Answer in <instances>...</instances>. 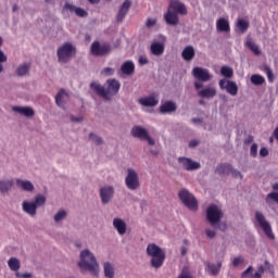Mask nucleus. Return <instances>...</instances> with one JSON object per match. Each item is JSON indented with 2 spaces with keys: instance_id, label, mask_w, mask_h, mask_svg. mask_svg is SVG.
<instances>
[{
  "instance_id": "54",
  "label": "nucleus",
  "mask_w": 278,
  "mask_h": 278,
  "mask_svg": "<svg viewBox=\"0 0 278 278\" xmlns=\"http://www.w3.org/2000/svg\"><path fill=\"white\" fill-rule=\"evenodd\" d=\"M217 229H220V231H226L227 230V224H225V223L218 224Z\"/></svg>"
},
{
  "instance_id": "17",
  "label": "nucleus",
  "mask_w": 278,
  "mask_h": 278,
  "mask_svg": "<svg viewBox=\"0 0 278 278\" xmlns=\"http://www.w3.org/2000/svg\"><path fill=\"white\" fill-rule=\"evenodd\" d=\"M164 21L167 25H179V14L167 9V12L164 14Z\"/></svg>"
},
{
  "instance_id": "43",
  "label": "nucleus",
  "mask_w": 278,
  "mask_h": 278,
  "mask_svg": "<svg viewBox=\"0 0 278 278\" xmlns=\"http://www.w3.org/2000/svg\"><path fill=\"white\" fill-rule=\"evenodd\" d=\"M66 218V211L61 210L54 215L55 223H60V220H64Z\"/></svg>"
},
{
  "instance_id": "34",
  "label": "nucleus",
  "mask_w": 278,
  "mask_h": 278,
  "mask_svg": "<svg viewBox=\"0 0 278 278\" xmlns=\"http://www.w3.org/2000/svg\"><path fill=\"white\" fill-rule=\"evenodd\" d=\"M247 47L254 53V55H262V50H260V46H257L253 39L249 38L247 40Z\"/></svg>"
},
{
  "instance_id": "18",
  "label": "nucleus",
  "mask_w": 278,
  "mask_h": 278,
  "mask_svg": "<svg viewBox=\"0 0 278 278\" xmlns=\"http://www.w3.org/2000/svg\"><path fill=\"white\" fill-rule=\"evenodd\" d=\"M139 103L140 105H143V108H155V105L160 103V100L155 98V96H149L140 98Z\"/></svg>"
},
{
  "instance_id": "50",
  "label": "nucleus",
  "mask_w": 278,
  "mask_h": 278,
  "mask_svg": "<svg viewBox=\"0 0 278 278\" xmlns=\"http://www.w3.org/2000/svg\"><path fill=\"white\" fill-rule=\"evenodd\" d=\"M267 155H268V148H262L260 150V156L261 157H267Z\"/></svg>"
},
{
  "instance_id": "27",
  "label": "nucleus",
  "mask_w": 278,
  "mask_h": 278,
  "mask_svg": "<svg viewBox=\"0 0 278 278\" xmlns=\"http://www.w3.org/2000/svg\"><path fill=\"white\" fill-rule=\"evenodd\" d=\"M194 47L192 46H187L181 52V56L185 60V62H192V60H194Z\"/></svg>"
},
{
  "instance_id": "9",
  "label": "nucleus",
  "mask_w": 278,
  "mask_h": 278,
  "mask_svg": "<svg viewBox=\"0 0 278 278\" xmlns=\"http://www.w3.org/2000/svg\"><path fill=\"white\" fill-rule=\"evenodd\" d=\"M130 134L132 138H139V140H147L150 147H153V144H155V140L151 138V136L149 135V131L142 126L132 127L130 130Z\"/></svg>"
},
{
  "instance_id": "55",
  "label": "nucleus",
  "mask_w": 278,
  "mask_h": 278,
  "mask_svg": "<svg viewBox=\"0 0 278 278\" xmlns=\"http://www.w3.org/2000/svg\"><path fill=\"white\" fill-rule=\"evenodd\" d=\"M155 25V20L153 18H148L147 20V27H153Z\"/></svg>"
},
{
  "instance_id": "58",
  "label": "nucleus",
  "mask_w": 278,
  "mask_h": 278,
  "mask_svg": "<svg viewBox=\"0 0 278 278\" xmlns=\"http://www.w3.org/2000/svg\"><path fill=\"white\" fill-rule=\"evenodd\" d=\"M16 277H22V278H30L31 277V274L29 273H25V274H16Z\"/></svg>"
},
{
  "instance_id": "64",
  "label": "nucleus",
  "mask_w": 278,
  "mask_h": 278,
  "mask_svg": "<svg viewBox=\"0 0 278 278\" xmlns=\"http://www.w3.org/2000/svg\"><path fill=\"white\" fill-rule=\"evenodd\" d=\"M273 190H278V184L273 185Z\"/></svg>"
},
{
  "instance_id": "36",
  "label": "nucleus",
  "mask_w": 278,
  "mask_h": 278,
  "mask_svg": "<svg viewBox=\"0 0 278 278\" xmlns=\"http://www.w3.org/2000/svg\"><path fill=\"white\" fill-rule=\"evenodd\" d=\"M8 266L10 268V270H13L14 273H16V270L21 269V261H18V258H16V257H11L8 261Z\"/></svg>"
},
{
  "instance_id": "7",
  "label": "nucleus",
  "mask_w": 278,
  "mask_h": 278,
  "mask_svg": "<svg viewBox=\"0 0 278 278\" xmlns=\"http://www.w3.org/2000/svg\"><path fill=\"white\" fill-rule=\"evenodd\" d=\"M223 218V211L216 206V204H212L206 210V220L210 223L211 227H216L220 219Z\"/></svg>"
},
{
  "instance_id": "29",
  "label": "nucleus",
  "mask_w": 278,
  "mask_h": 278,
  "mask_svg": "<svg viewBox=\"0 0 278 278\" xmlns=\"http://www.w3.org/2000/svg\"><path fill=\"white\" fill-rule=\"evenodd\" d=\"M231 170H233V167L228 163L219 164L215 169L218 175H229Z\"/></svg>"
},
{
  "instance_id": "35",
  "label": "nucleus",
  "mask_w": 278,
  "mask_h": 278,
  "mask_svg": "<svg viewBox=\"0 0 278 278\" xmlns=\"http://www.w3.org/2000/svg\"><path fill=\"white\" fill-rule=\"evenodd\" d=\"M250 81L253 84V86H263V84H266V78L260 74H253Z\"/></svg>"
},
{
  "instance_id": "26",
  "label": "nucleus",
  "mask_w": 278,
  "mask_h": 278,
  "mask_svg": "<svg viewBox=\"0 0 278 278\" xmlns=\"http://www.w3.org/2000/svg\"><path fill=\"white\" fill-rule=\"evenodd\" d=\"M13 112L17 114H22V116H26V118H31L34 116V109L29 106H13Z\"/></svg>"
},
{
  "instance_id": "8",
  "label": "nucleus",
  "mask_w": 278,
  "mask_h": 278,
  "mask_svg": "<svg viewBox=\"0 0 278 278\" xmlns=\"http://www.w3.org/2000/svg\"><path fill=\"white\" fill-rule=\"evenodd\" d=\"M255 219L258 223L260 227L263 229L265 236L269 238V240H273L275 238V233H273V227H270V223L266 220V217L264 214L260 211L255 213Z\"/></svg>"
},
{
  "instance_id": "2",
  "label": "nucleus",
  "mask_w": 278,
  "mask_h": 278,
  "mask_svg": "<svg viewBox=\"0 0 278 278\" xmlns=\"http://www.w3.org/2000/svg\"><path fill=\"white\" fill-rule=\"evenodd\" d=\"M78 266L81 270H88V273L91 275H99V263H97L94 254H92L89 250L80 252V261Z\"/></svg>"
},
{
  "instance_id": "13",
  "label": "nucleus",
  "mask_w": 278,
  "mask_h": 278,
  "mask_svg": "<svg viewBox=\"0 0 278 278\" xmlns=\"http://www.w3.org/2000/svg\"><path fill=\"white\" fill-rule=\"evenodd\" d=\"M219 88L222 90H226L228 94H231V97H236V94H238V85L231 80L220 79Z\"/></svg>"
},
{
  "instance_id": "49",
  "label": "nucleus",
  "mask_w": 278,
  "mask_h": 278,
  "mask_svg": "<svg viewBox=\"0 0 278 278\" xmlns=\"http://www.w3.org/2000/svg\"><path fill=\"white\" fill-rule=\"evenodd\" d=\"M205 233H206L207 238H216V231H214L212 229H206Z\"/></svg>"
},
{
  "instance_id": "46",
  "label": "nucleus",
  "mask_w": 278,
  "mask_h": 278,
  "mask_svg": "<svg viewBox=\"0 0 278 278\" xmlns=\"http://www.w3.org/2000/svg\"><path fill=\"white\" fill-rule=\"evenodd\" d=\"M101 74L105 75V77H112V75H114V68L105 67L104 70H102Z\"/></svg>"
},
{
  "instance_id": "10",
  "label": "nucleus",
  "mask_w": 278,
  "mask_h": 278,
  "mask_svg": "<svg viewBox=\"0 0 278 278\" xmlns=\"http://www.w3.org/2000/svg\"><path fill=\"white\" fill-rule=\"evenodd\" d=\"M127 176L125 178V185L128 190H138L140 188V178L135 169L128 168Z\"/></svg>"
},
{
  "instance_id": "25",
  "label": "nucleus",
  "mask_w": 278,
  "mask_h": 278,
  "mask_svg": "<svg viewBox=\"0 0 278 278\" xmlns=\"http://www.w3.org/2000/svg\"><path fill=\"white\" fill-rule=\"evenodd\" d=\"M123 75H134L136 73V64L132 61H126L121 66Z\"/></svg>"
},
{
  "instance_id": "14",
  "label": "nucleus",
  "mask_w": 278,
  "mask_h": 278,
  "mask_svg": "<svg viewBox=\"0 0 278 278\" xmlns=\"http://www.w3.org/2000/svg\"><path fill=\"white\" fill-rule=\"evenodd\" d=\"M178 162L185 170H198V168H201L200 163H197L189 157H179Z\"/></svg>"
},
{
  "instance_id": "1",
  "label": "nucleus",
  "mask_w": 278,
  "mask_h": 278,
  "mask_svg": "<svg viewBox=\"0 0 278 278\" xmlns=\"http://www.w3.org/2000/svg\"><path fill=\"white\" fill-rule=\"evenodd\" d=\"M106 85L108 87L105 89L101 84L93 81L90 84V88L99 97H102L104 101H110L112 97L118 94V90H121V83L115 78H110L106 80Z\"/></svg>"
},
{
  "instance_id": "23",
  "label": "nucleus",
  "mask_w": 278,
  "mask_h": 278,
  "mask_svg": "<svg viewBox=\"0 0 278 278\" xmlns=\"http://www.w3.org/2000/svg\"><path fill=\"white\" fill-rule=\"evenodd\" d=\"M113 227L119 233V236H125L127 233V224L121 218H114Z\"/></svg>"
},
{
  "instance_id": "63",
  "label": "nucleus",
  "mask_w": 278,
  "mask_h": 278,
  "mask_svg": "<svg viewBox=\"0 0 278 278\" xmlns=\"http://www.w3.org/2000/svg\"><path fill=\"white\" fill-rule=\"evenodd\" d=\"M186 253H188V249L181 248V255H186Z\"/></svg>"
},
{
  "instance_id": "20",
  "label": "nucleus",
  "mask_w": 278,
  "mask_h": 278,
  "mask_svg": "<svg viewBox=\"0 0 278 278\" xmlns=\"http://www.w3.org/2000/svg\"><path fill=\"white\" fill-rule=\"evenodd\" d=\"M220 268H223V263L212 264L210 262L205 263V270L208 273V275H212V277L218 276V273H220Z\"/></svg>"
},
{
  "instance_id": "60",
  "label": "nucleus",
  "mask_w": 278,
  "mask_h": 278,
  "mask_svg": "<svg viewBox=\"0 0 278 278\" xmlns=\"http://www.w3.org/2000/svg\"><path fill=\"white\" fill-rule=\"evenodd\" d=\"M255 275H264V265H261L260 267H258V270L255 273Z\"/></svg>"
},
{
  "instance_id": "61",
  "label": "nucleus",
  "mask_w": 278,
  "mask_h": 278,
  "mask_svg": "<svg viewBox=\"0 0 278 278\" xmlns=\"http://www.w3.org/2000/svg\"><path fill=\"white\" fill-rule=\"evenodd\" d=\"M274 136H275L276 140H278V127H276V129L274 130Z\"/></svg>"
},
{
  "instance_id": "19",
  "label": "nucleus",
  "mask_w": 278,
  "mask_h": 278,
  "mask_svg": "<svg viewBox=\"0 0 278 278\" xmlns=\"http://www.w3.org/2000/svg\"><path fill=\"white\" fill-rule=\"evenodd\" d=\"M64 10H67L68 12H74L76 16H79L80 18H86L88 16V12L81 8H77L71 3H65Z\"/></svg>"
},
{
  "instance_id": "32",
  "label": "nucleus",
  "mask_w": 278,
  "mask_h": 278,
  "mask_svg": "<svg viewBox=\"0 0 278 278\" xmlns=\"http://www.w3.org/2000/svg\"><path fill=\"white\" fill-rule=\"evenodd\" d=\"M30 68H31V63L21 64L16 68V75L18 77H25V75H27V73H29Z\"/></svg>"
},
{
  "instance_id": "16",
  "label": "nucleus",
  "mask_w": 278,
  "mask_h": 278,
  "mask_svg": "<svg viewBox=\"0 0 278 278\" xmlns=\"http://www.w3.org/2000/svg\"><path fill=\"white\" fill-rule=\"evenodd\" d=\"M112 197H114V187H102L100 189V199L102 203L105 205L106 203H110L112 200Z\"/></svg>"
},
{
  "instance_id": "3",
  "label": "nucleus",
  "mask_w": 278,
  "mask_h": 278,
  "mask_svg": "<svg viewBox=\"0 0 278 278\" xmlns=\"http://www.w3.org/2000/svg\"><path fill=\"white\" fill-rule=\"evenodd\" d=\"M147 253L151 257V266L153 268H162L166 260V252L155 243H150L147 247Z\"/></svg>"
},
{
  "instance_id": "21",
  "label": "nucleus",
  "mask_w": 278,
  "mask_h": 278,
  "mask_svg": "<svg viewBox=\"0 0 278 278\" xmlns=\"http://www.w3.org/2000/svg\"><path fill=\"white\" fill-rule=\"evenodd\" d=\"M216 88L210 86L198 91V96L201 97V99H214V97H216Z\"/></svg>"
},
{
  "instance_id": "4",
  "label": "nucleus",
  "mask_w": 278,
  "mask_h": 278,
  "mask_svg": "<svg viewBox=\"0 0 278 278\" xmlns=\"http://www.w3.org/2000/svg\"><path fill=\"white\" fill-rule=\"evenodd\" d=\"M192 75L194 79L198 80L194 81L195 90H201V88H203V83L210 81L212 79V74H210V71L203 67H194L192 70Z\"/></svg>"
},
{
  "instance_id": "57",
  "label": "nucleus",
  "mask_w": 278,
  "mask_h": 278,
  "mask_svg": "<svg viewBox=\"0 0 278 278\" xmlns=\"http://www.w3.org/2000/svg\"><path fill=\"white\" fill-rule=\"evenodd\" d=\"M0 62H8V56H5V53H3V51H0Z\"/></svg>"
},
{
  "instance_id": "52",
  "label": "nucleus",
  "mask_w": 278,
  "mask_h": 278,
  "mask_svg": "<svg viewBox=\"0 0 278 278\" xmlns=\"http://www.w3.org/2000/svg\"><path fill=\"white\" fill-rule=\"evenodd\" d=\"M253 270V266L248 267L242 274L241 277L245 278L247 275H249V273H251Z\"/></svg>"
},
{
  "instance_id": "51",
  "label": "nucleus",
  "mask_w": 278,
  "mask_h": 278,
  "mask_svg": "<svg viewBox=\"0 0 278 278\" xmlns=\"http://www.w3.org/2000/svg\"><path fill=\"white\" fill-rule=\"evenodd\" d=\"M230 174H232V177H236V178H240V179H242V173H240L239 170H237V169H232L231 172H230Z\"/></svg>"
},
{
  "instance_id": "31",
  "label": "nucleus",
  "mask_w": 278,
  "mask_h": 278,
  "mask_svg": "<svg viewBox=\"0 0 278 278\" xmlns=\"http://www.w3.org/2000/svg\"><path fill=\"white\" fill-rule=\"evenodd\" d=\"M23 210L26 214H29V216H34L36 214L37 206L34 202H23Z\"/></svg>"
},
{
  "instance_id": "12",
  "label": "nucleus",
  "mask_w": 278,
  "mask_h": 278,
  "mask_svg": "<svg viewBox=\"0 0 278 278\" xmlns=\"http://www.w3.org/2000/svg\"><path fill=\"white\" fill-rule=\"evenodd\" d=\"M90 53H91V55H96L97 58L102 56V55H108V53H110V47L108 45L101 46V43H99V41H94L91 45Z\"/></svg>"
},
{
  "instance_id": "62",
  "label": "nucleus",
  "mask_w": 278,
  "mask_h": 278,
  "mask_svg": "<svg viewBox=\"0 0 278 278\" xmlns=\"http://www.w3.org/2000/svg\"><path fill=\"white\" fill-rule=\"evenodd\" d=\"M192 123H203V121L201 118H193Z\"/></svg>"
},
{
  "instance_id": "30",
  "label": "nucleus",
  "mask_w": 278,
  "mask_h": 278,
  "mask_svg": "<svg viewBox=\"0 0 278 278\" xmlns=\"http://www.w3.org/2000/svg\"><path fill=\"white\" fill-rule=\"evenodd\" d=\"M16 186L17 188H22V190H25V192L34 191V184H31V181L29 180L17 179Z\"/></svg>"
},
{
  "instance_id": "40",
  "label": "nucleus",
  "mask_w": 278,
  "mask_h": 278,
  "mask_svg": "<svg viewBox=\"0 0 278 278\" xmlns=\"http://www.w3.org/2000/svg\"><path fill=\"white\" fill-rule=\"evenodd\" d=\"M220 74L223 77H226L227 79H231L233 77V70L229 66H223L220 68Z\"/></svg>"
},
{
  "instance_id": "47",
  "label": "nucleus",
  "mask_w": 278,
  "mask_h": 278,
  "mask_svg": "<svg viewBox=\"0 0 278 278\" xmlns=\"http://www.w3.org/2000/svg\"><path fill=\"white\" fill-rule=\"evenodd\" d=\"M251 157H257V143H253L250 148Z\"/></svg>"
},
{
  "instance_id": "22",
  "label": "nucleus",
  "mask_w": 278,
  "mask_h": 278,
  "mask_svg": "<svg viewBox=\"0 0 278 278\" xmlns=\"http://www.w3.org/2000/svg\"><path fill=\"white\" fill-rule=\"evenodd\" d=\"M161 114H173L177 112V104L173 101H166L160 106Z\"/></svg>"
},
{
  "instance_id": "39",
  "label": "nucleus",
  "mask_w": 278,
  "mask_h": 278,
  "mask_svg": "<svg viewBox=\"0 0 278 278\" xmlns=\"http://www.w3.org/2000/svg\"><path fill=\"white\" fill-rule=\"evenodd\" d=\"M104 276L108 278H114V267L109 262L104 263Z\"/></svg>"
},
{
  "instance_id": "56",
  "label": "nucleus",
  "mask_w": 278,
  "mask_h": 278,
  "mask_svg": "<svg viewBox=\"0 0 278 278\" xmlns=\"http://www.w3.org/2000/svg\"><path fill=\"white\" fill-rule=\"evenodd\" d=\"M189 147H190L191 149H194V147H199V141H198V140H191V141L189 142Z\"/></svg>"
},
{
  "instance_id": "38",
  "label": "nucleus",
  "mask_w": 278,
  "mask_h": 278,
  "mask_svg": "<svg viewBox=\"0 0 278 278\" xmlns=\"http://www.w3.org/2000/svg\"><path fill=\"white\" fill-rule=\"evenodd\" d=\"M64 97H66V91L61 89L55 96V103L59 108H64Z\"/></svg>"
},
{
  "instance_id": "5",
  "label": "nucleus",
  "mask_w": 278,
  "mask_h": 278,
  "mask_svg": "<svg viewBox=\"0 0 278 278\" xmlns=\"http://www.w3.org/2000/svg\"><path fill=\"white\" fill-rule=\"evenodd\" d=\"M75 53H77V49L71 42H65L56 51L59 62L63 63L70 62Z\"/></svg>"
},
{
  "instance_id": "41",
  "label": "nucleus",
  "mask_w": 278,
  "mask_h": 278,
  "mask_svg": "<svg viewBox=\"0 0 278 278\" xmlns=\"http://www.w3.org/2000/svg\"><path fill=\"white\" fill-rule=\"evenodd\" d=\"M36 207H42L47 203V198L42 194H38L35 197V201L33 202Z\"/></svg>"
},
{
  "instance_id": "24",
  "label": "nucleus",
  "mask_w": 278,
  "mask_h": 278,
  "mask_svg": "<svg viewBox=\"0 0 278 278\" xmlns=\"http://www.w3.org/2000/svg\"><path fill=\"white\" fill-rule=\"evenodd\" d=\"M150 51L152 55L160 58V55H164L165 46L160 41H154L151 43Z\"/></svg>"
},
{
  "instance_id": "45",
  "label": "nucleus",
  "mask_w": 278,
  "mask_h": 278,
  "mask_svg": "<svg viewBox=\"0 0 278 278\" xmlns=\"http://www.w3.org/2000/svg\"><path fill=\"white\" fill-rule=\"evenodd\" d=\"M89 138H90V140H92V142H94V144H103V139H101V137H98L97 135H94V134H90L89 135Z\"/></svg>"
},
{
  "instance_id": "11",
  "label": "nucleus",
  "mask_w": 278,
  "mask_h": 278,
  "mask_svg": "<svg viewBox=\"0 0 278 278\" xmlns=\"http://www.w3.org/2000/svg\"><path fill=\"white\" fill-rule=\"evenodd\" d=\"M176 14H180L181 16H186L188 14V8L186 4L179 0H169L168 9Z\"/></svg>"
},
{
  "instance_id": "28",
  "label": "nucleus",
  "mask_w": 278,
  "mask_h": 278,
  "mask_svg": "<svg viewBox=\"0 0 278 278\" xmlns=\"http://www.w3.org/2000/svg\"><path fill=\"white\" fill-rule=\"evenodd\" d=\"M217 31H230L231 27L229 26V20L220 17L216 22Z\"/></svg>"
},
{
  "instance_id": "33",
  "label": "nucleus",
  "mask_w": 278,
  "mask_h": 278,
  "mask_svg": "<svg viewBox=\"0 0 278 278\" xmlns=\"http://www.w3.org/2000/svg\"><path fill=\"white\" fill-rule=\"evenodd\" d=\"M12 186H14V180H0V192L5 194L12 189Z\"/></svg>"
},
{
  "instance_id": "48",
  "label": "nucleus",
  "mask_w": 278,
  "mask_h": 278,
  "mask_svg": "<svg viewBox=\"0 0 278 278\" xmlns=\"http://www.w3.org/2000/svg\"><path fill=\"white\" fill-rule=\"evenodd\" d=\"M240 264H244V258L237 256L232 260V266L238 267Z\"/></svg>"
},
{
  "instance_id": "15",
  "label": "nucleus",
  "mask_w": 278,
  "mask_h": 278,
  "mask_svg": "<svg viewBox=\"0 0 278 278\" xmlns=\"http://www.w3.org/2000/svg\"><path fill=\"white\" fill-rule=\"evenodd\" d=\"M129 8H131V0H125L124 3L119 7V10L116 15V22L123 23L127 13L129 12Z\"/></svg>"
},
{
  "instance_id": "44",
  "label": "nucleus",
  "mask_w": 278,
  "mask_h": 278,
  "mask_svg": "<svg viewBox=\"0 0 278 278\" xmlns=\"http://www.w3.org/2000/svg\"><path fill=\"white\" fill-rule=\"evenodd\" d=\"M270 201H274L278 205V193L277 192H270L267 194L266 203H270Z\"/></svg>"
},
{
  "instance_id": "37",
  "label": "nucleus",
  "mask_w": 278,
  "mask_h": 278,
  "mask_svg": "<svg viewBox=\"0 0 278 278\" xmlns=\"http://www.w3.org/2000/svg\"><path fill=\"white\" fill-rule=\"evenodd\" d=\"M237 28L239 29V31L241 34L247 33V30L249 29V21L243 20V18H239L237 21Z\"/></svg>"
},
{
  "instance_id": "42",
  "label": "nucleus",
  "mask_w": 278,
  "mask_h": 278,
  "mask_svg": "<svg viewBox=\"0 0 278 278\" xmlns=\"http://www.w3.org/2000/svg\"><path fill=\"white\" fill-rule=\"evenodd\" d=\"M263 71L266 73L269 84H273V81H275V75L273 74V70H270V66L264 65Z\"/></svg>"
},
{
  "instance_id": "53",
  "label": "nucleus",
  "mask_w": 278,
  "mask_h": 278,
  "mask_svg": "<svg viewBox=\"0 0 278 278\" xmlns=\"http://www.w3.org/2000/svg\"><path fill=\"white\" fill-rule=\"evenodd\" d=\"M139 64L141 65L149 64V59H147V56H140Z\"/></svg>"
},
{
  "instance_id": "59",
  "label": "nucleus",
  "mask_w": 278,
  "mask_h": 278,
  "mask_svg": "<svg viewBox=\"0 0 278 278\" xmlns=\"http://www.w3.org/2000/svg\"><path fill=\"white\" fill-rule=\"evenodd\" d=\"M71 121H73V123H81L84 121V118L72 116Z\"/></svg>"
},
{
  "instance_id": "6",
  "label": "nucleus",
  "mask_w": 278,
  "mask_h": 278,
  "mask_svg": "<svg viewBox=\"0 0 278 278\" xmlns=\"http://www.w3.org/2000/svg\"><path fill=\"white\" fill-rule=\"evenodd\" d=\"M178 197L181 203H184V205L188 207V210H193V211L199 210V202L197 201V198H194V195L190 193L188 189L180 190L178 192Z\"/></svg>"
}]
</instances>
